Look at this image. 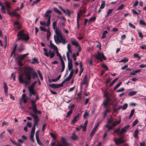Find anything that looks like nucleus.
Masks as SVG:
<instances>
[{"instance_id":"f257e3e1","label":"nucleus","mask_w":146,"mask_h":146,"mask_svg":"<svg viewBox=\"0 0 146 146\" xmlns=\"http://www.w3.org/2000/svg\"><path fill=\"white\" fill-rule=\"evenodd\" d=\"M33 69L32 67H26L24 71L27 80L24 79L23 75L21 74L19 75L18 77V80L19 83L27 85L31 80L32 74V78L33 79H35V78H38L37 73L33 72Z\"/></svg>"},{"instance_id":"f03ea898","label":"nucleus","mask_w":146,"mask_h":146,"mask_svg":"<svg viewBox=\"0 0 146 146\" xmlns=\"http://www.w3.org/2000/svg\"><path fill=\"white\" fill-rule=\"evenodd\" d=\"M57 24L56 21H54L53 23L52 26L53 29H55V33L56 36L54 35V39L55 42L58 44L60 42L63 44H65L66 41L65 38H63L60 33V31L56 27Z\"/></svg>"},{"instance_id":"7ed1b4c3","label":"nucleus","mask_w":146,"mask_h":146,"mask_svg":"<svg viewBox=\"0 0 146 146\" xmlns=\"http://www.w3.org/2000/svg\"><path fill=\"white\" fill-rule=\"evenodd\" d=\"M18 40H23L27 41L29 39V34L24 33V31L21 30L18 32L17 35Z\"/></svg>"},{"instance_id":"20e7f679","label":"nucleus","mask_w":146,"mask_h":146,"mask_svg":"<svg viewBox=\"0 0 146 146\" xmlns=\"http://www.w3.org/2000/svg\"><path fill=\"white\" fill-rule=\"evenodd\" d=\"M37 81H35L31 84L30 86L29 87V95L30 97L32 95H35L36 94V92L34 89V87Z\"/></svg>"},{"instance_id":"39448f33","label":"nucleus","mask_w":146,"mask_h":146,"mask_svg":"<svg viewBox=\"0 0 146 146\" xmlns=\"http://www.w3.org/2000/svg\"><path fill=\"white\" fill-rule=\"evenodd\" d=\"M96 59L99 60L101 62H102L103 61L102 58L105 60H107L103 53H101L99 52H97V55L96 56Z\"/></svg>"},{"instance_id":"423d86ee","label":"nucleus","mask_w":146,"mask_h":146,"mask_svg":"<svg viewBox=\"0 0 146 146\" xmlns=\"http://www.w3.org/2000/svg\"><path fill=\"white\" fill-rule=\"evenodd\" d=\"M123 137H121L118 139L114 138L113 141H115V144L116 145L121 144L125 142L123 140Z\"/></svg>"},{"instance_id":"0eeeda50","label":"nucleus","mask_w":146,"mask_h":146,"mask_svg":"<svg viewBox=\"0 0 146 146\" xmlns=\"http://www.w3.org/2000/svg\"><path fill=\"white\" fill-rule=\"evenodd\" d=\"M111 98H107L106 99L104 100L103 103V105L105 108H108L110 106V103L111 102Z\"/></svg>"},{"instance_id":"6e6552de","label":"nucleus","mask_w":146,"mask_h":146,"mask_svg":"<svg viewBox=\"0 0 146 146\" xmlns=\"http://www.w3.org/2000/svg\"><path fill=\"white\" fill-rule=\"evenodd\" d=\"M62 143H58L57 144L56 146H70L69 143H67L64 138H62Z\"/></svg>"},{"instance_id":"1a4fd4ad","label":"nucleus","mask_w":146,"mask_h":146,"mask_svg":"<svg viewBox=\"0 0 146 146\" xmlns=\"http://www.w3.org/2000/svg\"><path fill=\"white\" fill-rule=\"evenodd\" d=\"M36 101L34 100H32L31 101V103L32 107H30L29 109H32L33 110H35V108H37V106L36 103Z\"/></svg>"},{"instance_id":"9d476101","label":"nucleus","mask_w":146,"mask_h":146,"mask_svg":"<svg viewBox=\"0 0 146 146\" xmlns=\"http://www.w3.org/2000/svg\"><path fill=\"white\" fill-rule=\"evenodd\" d=\"M30 115L33 117V121H37L39 122V119L37 114H34L33 113H30Z\"/></svg>"},{"instance_id":"9b49d317","label":"nucleus","mask_w":146,"mask_h":146,"mask_svg":"<svg viewBox=\"0 0 146 146\" xmlns=\"http://www.w3.org/2000/svg\"><path fill=\"white\" fill-rule=\"evenodd\" d=\"M49 86L51 88H59L63 86V85L62 83L60 84H50Z\"/></svg>"},{"instance_id":"f8f14e48","label":"nucleus","mask_w":146,"mask_h":146,"mask_svg":"<svg viewBox=\"0 0 146 146\" xmlns=\"http://www.w3.org/2000/svg\"><path fill=\"white\" fill-rule=\"evenodd\" d=\"M80 116V114L78 113L77 115L74 116L73 117V119L72 120L71 122V123L72 124H73L75 123L77 121L78 119Z\"/></svg>"},{"instance_id":"ddd939ff","label":"nucleus","mask_w":146,"mask_h":146,"mask_svg":"<svg viewBox=\"0 0 146 146\" xmlns=\"http://www.w3.org/2000/svg\"><path fill=\"white\" fill-rule=\"evenodd\" d=\"M129 125H127L125 126L120 131V134H122L124 133L128 129L129 127Z\"/></svg>"},{"instance_id":"4468645a","label":"nucleus","mask_w":146,"mask_h":146,"mask_svg":"<svg viewBox=\"0 0 146 146\" xmlns=\"http://www.w3.org/2000/svg\"><path fill=\"white\" fill-rule=\"evenodd\" d=\"M121 121L120 119L118 121H116L114 122H113L111 125H110L111 127L113 129Z\"/></svg>"},{"instance_id":"2eb2a0df","label":"nucleus","mask_w":146,"mask_h":146,"mask_svg":"<svg viewBox=\"0 0 146 146\" xmlns=\"http://www.w3.org/2000/svg\"><path fill=\"white\" fill-rule=\"evenodd\" d=\"M3 88L4 93L5 94H8V88L6 83L5 82H3Z\"/></svg>"},{"instance_id":"dca6fc26","label":"nucleus","mask_w":146,"mask_h":146,"mask_svg":"<svg viewBox=\"0 0 146 146\" xmlns=\"http://www.w3.org/2000/svg\"><path fill=\"white\" fill-rule=\"evenodd\" d=\"M0 6H1V10L2 12L3 13H6L5 7L3 5V4L0 1Z\"/></svg>"},{"instance_id":"f3484780","label":"nucleus","mask_w":146,"mask_h":146,"mask_svg":"<svg viewBox=\"0 0 146 146\" xmlns=\"http://www.w3.org/2000/svg\"><path fill=\"white\" fill-rule=\"evenodd\" d=\"M18 48V52H21L24 50V46L22 44H21L19 45Z\"/></svg>"},{"instance_id":"a211bd4d","label":"nucleus","mask_w":146,"mask_h":146,"mask_svg":"<svg viewBox=\"0 0 146 146\" xmlns=\"http://www.w3.org/2000/svg\"><path fill=\"white\" fill-rule=\"evenodd\" d=\"M82 9H83L82 10H80L77 13V15H78V14H79V15H80V17L83 13L84 14L86 13V10L84 7H83Z\"/></svg>"},{"instance_id":"6ab92c4d","label":"nucleus","mask_w":146,"mask_h":146,"mask_svg":"<svg viewBox=\"0 0 146 146\" xmlns=\"http://www.w3.org/2000/svg\"><path fill=\"white\" fill-rule=\"evenodd\" d=\"M43 50L45 52L44 54L47 57H48L49 56V55H50L52 52H51V50H50L49 52V54H48V52L47 51V50L46 48H43Z\"/></svg>"},{"instance_id":"aec40b11","label":"nucleus","mask_w":146,"mask_h":146,"mask_svg":"<svg viewBox=\"0 0 146 146\" xmlns=\"http://www.w3.org/2000/svg\"><path fill=\"white\" fill-rule=\"evenodd\" d=\"M52 12V11L51 10H48L46 11L45 14H44V17H48V18L49 17V16L51 17V16L50 15H49Z\"/></svg>"},{"instance_id":"412c9836","label":"nucleus","mask_w":146,"mask_h":146,"mask_svg":"<svg viewBox=\"0 0 146 146\" xmlns=\"http://www.w3.org/2000/svg\"><path fill=\"white\" fill-rule=\"evenodd\" d=\"M80 18V16L79 15V14H78V15H77V28L78 29L79 28V19Z\"/></svg>"},{"instance_id":"4be33fe9","label":"nucleus","mask_w":146,"mask_h":146,"mask_svg":"<svg viewBox=\"0 0 146 146\" xmlns=\"http://www.w3.org/2000/svg\"><path fill=\"white\" fill-rule=\"evenodd\" d=\"M13 25H16L17 26V29H20L21 28V25L19 22L18 21H15Z\"/></svg>"},{"instance_id":"5701e85b","label":"nucleus","mask_w":146,"mask_h":146,"mask_svg":"<svg viewBox=\"0 0 146 146\" xmlns=\"http://www.w3.org/2000/svg\"><path fill=\"white\" fill-rule=\"evenodd\" d=\"M61 64H62V68L61 69V72H62L64 70V68H65V64L64 63L63 60H60Z\"/></svg>"},{"instance_id":"b1692460","label":"nucleus","mask_w":146,"mask_h":146,"mask_svg":"<svg viewBox=\"0 0 146 146\" xmlns=\"http://www.w3.org/2000/svg\"><path fill=\"white\" fill-rule=\"evenodd\" d=\"M49 47L51 49H53L54 50H56L58 49L57 47L54 44L52 43L51 42L50 44Z\"/></svg>"},{"instance_id":"393cba45","label":"nucleus","mask_w":146,"mask_h":146,"mask_svg":"<svg viewBox=\"0 0 146 146\" xmlns=\"http://www.w3.org/2000/svg\"><path fill=\"white\" fill-rule=\"evenodd\" d=\"M110 110L108 109H106L103 112V117L105 118L107 114L108 113L110 112Z\"/></svg>"},{"instance_id":"a878e982","label":"nucleus","mask_w":146,"mask_h":146,"mask_svg":"<svg viewBox=\"0 0 146 146\" xmlns=\"http://www.w3.org/2000/svg\"><path fill=\"white\" fill-rule=\"evenodd\" d=\"M109 93L108 92L107 90H106L104 93V96L107 98H111L109 96Z\"/></svg>"},{"instance_id":"bb28decb","label":"nucleus","mask_w":146,"mask_h":146,"mask_svg":"<svg viewBox=\"0 0 146 146\" xmlns=\"http://www.w3.org/2000/svg\"><path fill=\"white\" fill-rule=\"evenodd\" d=\"M113 119L112 117H111V119L108 118L107 119V124L108 125H110L111 123L113 122Z\"/></svg>"},{"instance_id":"cd10ccee","label":"nucleus","mask_w":146,"mask_h":146,"mask_svg":"<svg viewBox=\"0 0 146 146\" xmlns=\"http://www.w3.org/2000/svg\"><path fill=\"white\" fill-rule=\"evenodd\" d=\"M105 127L108 128V129L105 132H107V133H108V132L110 130L113 129V128L111 127L110 125H105Z\"/></svg>"},{"instance_id":"c85d7f7f","label":"nucleus","mask_w":146,"mask_h":146,"mask_svg":"<svg viewBox=\"0 0 146 146\" xmlns=\"http://www.w3.org/2000/svg\"><path fill=\"white\" fill-rule=\"evenodd\" d=\"M87 77L86 75L84 76L83 82H82V84H86L87 83Z\"/></svg>"},{"instance_id":"c756f323","label":"nucleus","mask_w":146,"mask_h":146,"mask_svg":"<svg viewBox=\"0 0 146 146\" xmlns=\"http://www.w3.org/2000/svg\"><path fill=\"white\" fill-rule=\"evenodd\" d=\"M71 42L72 45H74L76 47L78 46L79 44L76 40L74 39V40L72 41Z\"/></svg>"},{"instance_id":"7c9ffc66","label":"nucleus","mask_w":146,"mask_h":146,"mask_svg":"<svg viewBox=\"0 0 146 146\" xmlns=\"http://www.w3.org/2000/svg\"><path fill=\"white\" fill-rule=\"evenodd\" d=\"M67 48L68 49V51L67 52L70 53H72V50L71 48V46L70 45L68 44H67Z\"/></svg>"},{"instance_id":"2f4dec72","label":"nucleus","mask_w":146,"mask_h":146,"mask_svg":"<svg viewBox=\"0 0 146 146\" xmlns=\"http://www.w3.org/2000/svg\"><path fill=\"white\" fill-rule=\"evenodd\" d=\"M55 50L56 52V53L57 56L59 57L60 60H63L61 56V55L58 52V49Z\"/></svg>"},{"instance_id":"473e14b6","label":"nucleus","mask_w":146,"mask_h":146,"mask_svg":"<svg viewBox=\"0 0 146 146\" xmlns=\"http://www.w3.org/2000/svg\"><path fill=\"white\" fill-rule=\"evenodd\" d=\"M25 56L24 55L22 54L19 55L18 57V59L21 60L23 61L24 59Z\"/></svg>"},{"instance_id":"72a5a7b5","label":"nucleus","mask_w":146,"mask_h":146,"mask_svg":"<svg viewBox=\"0 0 146 146\" xmlns=\"http://www.w3.org/2000/svg\"><path fill=\"white\" fill-rule=\"evenodd\" d=\"M34 114H37L38 113V114H41V112L40 111H38L37 110V108H35V110H33Z\"/></svg>"},{"instance_id":"f704fd0d","label":"nucleus","mask_w":146,"mask_h":146,"mask_svg":"<svg viewBox=\"0 0 146 146\" xmlns=\"http://www.w3.org/2000/svg\"><path fill=\"white\" fill-rule=\"evenodd\" d=\"M71 138L72 140H76L77 139L78 137L77 136L75 135V133H73L72 134V136L71 137Z\"/></svg>"},{"instance_id":"c9c22d12","label":"nucleus","mask_w":146,"mask_h":146,"mask_svg":"<svg viewBox=\"0 0 146 146\" xmlns=\"http://www.w3.org/2000/svg\"><path fill=\"white\" fill-rule=\"evenodd\" d=\"M71 78L70 77H69V76L67 77L61 83L62 84V85H63V84L65 83L66 82L69 81Z\"/></svg>"},{"instance_id":"e433bc0d","label":"nucleus","mask_w":146,"mask_h":146,"mask_svg":"<svg viewBox=\"0 0 146 146\" xmlns=\"http://www.w3.org/2000/svg\"><path fill=\"white\" fill-rule=\"evenodd\" d=\"M108 33L107 31H104L102 33V38L103 39H104L106 37V35Z\"/></svg>"},{"instance_id":"4c0bfd02","label":"nucleus","mask_w":146,"mask_h":146,"mask_svg":"<svg viewBox=\"0 0 146 146\" xmlns=\"http://www.w3.org/2000/svg\"><path fill=\"white\" fill-rule=\"evenodd\" d=\"M139 133V131L138 129H136L134 131V134L133 136L135 138L138 137V135Z\"/></svg>"},{"instance_id":"58836bf2","label":"nucleus","mask_w":146,"mask_h":146,"mask_svg":"<svg viewBox=\"0 0 146 146\" xmlns=\"http://www.w3.org/2000/svg\"><path fill=\"white\" fill-rule=\"evenodd\" d=\"M133 56L135 58H139V60L141 58V57L143 56V55L140 56L139 54L137 53H135L133 54Z\"/></svg>"},{"instance_id":"ea45409f","label":"nucleus","mask_w":146,"mask_h":146,"mask_svg":"<svg viewBox=\"0 0 146 146\" xmlns=\"http://www.w3.org/2000/svg\"><path fill=\"white\" fill-rule=\"evenodd\" d=\"M88 122V121L87 120H86L85 122V123H84V125H83L84 126V129H83V131H86V127L87 126V125Z\"/></svg>"},{"instance_id":"a19ab883","label":"nucleus","mask_w":146,"mask_h":146,"mask_svg":"<svg viewBox=\"0 0 146 146\" xmlns=\"http://www.w3.org/2000/svg\"><path fill=\"white\" fill-rule=\"evenodd\" d=\"M137 92L135 91L130 92H129L128 95L130 96H133L136 94Z\"/></svg>"},{"instance_id":"79ce46f5","label":"nucleus","mask_w":146,"mask_h":146,"mask_svg":"<svg viewBox=\"0 0 146 146\" xmlns=\"http://www.w3.org/2000/svg\"><path fill=\"white\" fill-rule=\"evenodd\" d=\"M105 6V1H103L102 3L101 6L100 7V9H104Z\"/></svg>"},{"instance_id":"37998d69","label":"nucleus","mask_w":146,"mask_h":146,"mask_svg":"<svg viewBox=\"0 0 146 146\" xmlns=\"http://www.w3.org/2000/svg\"><path fill=\"white\" fill-rule=\"evenodd\" d=\"M10 140L14 145H16V146H21L19 143H15L11 139H10Z\"/></svg>"},{"instance_id":"c03bdc74","label":"nucleus","mask_w":146,"mask_h":146,"mask_svg":"<svg viewBox=\"0 0 146 146\" xmlns=\"http://www.w3.org/2000/svg\"><path fill=\"white\" fill-rule=\"evenodd\" d=\"M120 128L117 129H114V133H117V134L121 135L120 134V131H119Z\"/></svg>"},{"instance_id":"a18cd8bd","label":"nucleus","mask_w":146,"mask_h":146,"mask_svg":"<svg viewBox=\"0 0 146 146\" xmlns=\"http://www.w3.org/2000/svg\"><path fill=\"white\" fill-rule=\"evenodd\" d=\"M135 112V110L134 109L132 110H131L130 113L129 115V119H130L133 116V115L134 113Z\"/></svg>"},{"instance_id":"49530a36","label":"nucleus","mask_w":146,"mask_h":146,"mask_svg":"<svg viewBox=\"0 0 146 146\" xmlns=\"http://www.w3.org/2000/svg\"><path fill=\"white\" fill-rule=\"evenodd\" d=\"M54 11L60 15H61L62 13L57 8H54Z\"/></svg>"},{"instance_id":"de8ad7c7","label":"nucleus","mask_w":146,"mask_h":146,"mask_svg":"<svg viewBox=\"0 0 146 146\" xmlns=\"http://www.w3.org/2000/svg\"><path fill=\"white\" fill-rule=\"evenodd\" d=\"M61 74H60L59 75V76L57 77V78L55 79H52V81L53 82H56L58 80L60 79L61 77Z\"/></svg>"},{"instance_id":"09e8293b","label":"nucleus","mask_w":146,"mask_h":146,"mask_svg":"<svg viewBox=\"0 0 146 146\" xmlns=\"http://www.w3.org/2000/svg\"><path fill=\"white\" fill-rule=\"evenodd\" d=\"M7 8H11V4L10 3L6 2L5 3Z\"/></svg>"},{"instance_id":"8fccbe9b","label":"nucleus","mask_w":146,"mask_h":146,"mask_svg":"<svg viewBox=\"0 0 146 146\" xmlns=\"http://www.w3.org/2000/svg\"><path fill=\"white\" fill-rule=\"evenodd\" d=\"M72 63H68V68L69 70H70L72 68Z\"/></svg>"},{"instance_id":"3c124183","label":"nucleus","mask_w":146,"mask_h":146,"mask_svg":"<svg viewBox=\"0 0 146 146\" xmlns=\"http://www.w3.org/2000/svg\"><path fill=\"white\" fill-rule=\"evenodd\" d=\"M122 83L121 82H120L114 88L113 90H115L119 88Z\"/></svg>"},{"instance_id":"603ef678","label":"nucleus","mask_w":146,"mask_h":146,"mask_svg":"<svg viewBox=\"0 0 146 146\" xmlns=\"http://www.w3.org/2000/svg\"><path fill=\"white\" fill-rule=\"evenodd\" d=\"M73 111L71 110H70L68 111L67 113V115L66 116V117L67 118L69 117L70 115L72 113Z\"/></svg>"},{"instance_id":"864d4df0","label":"nucleus","mask_w":146,"mask_h":146,"mask_svg":"<svg viewBox=\"0 0 146 146\" xmlns=\"http://www.w3.org/2000/svg\"><path fill=\"white\" fill-rule=\"evenodd\" d=\"M119 78H117L115 79L110 84L109 86L111 87L112 86L113 84L116 82L118 80Z\"/></svg>"},{"instance_id":"5fc2aeb1","label":"nucleus","mask_w":146,"mask_h":146,"mask_svg":"<svg viewBox=\"0 0 146 146\" xmlns=\"http://www.w3.org/2000/svg\"><path fill=\"white\" fill-rule=\"evenodd\" d=\"M47 32L46 34V38L47 39H48L51 35V33L49 30H47L46 31Z\"/></svg>"},{"instance_id":"6e6d98bb","label":"nucleus","mask_w":146,"mask_h":146,"mask_svg":"<svg viewBox=\"0 0 146 146\" xmlns=\"http://www.w3.org/2000/svg\"><path fill=\"white\" fill-rule=\"evenodd\" d=\"M50 16H49L48 18V19L47 21V24L46 25L47 26H49L50 24Z\"/></svg>"},{"instance_id":"4d7b16f0","label":"nucleus","mask_w":146,"mask_h":146,"mask_svg":"<svg viewBox=\"0 0 146 146\" xmlns=\"http://www.w3.org/2000/svg\"><path fill=\"white\" fill-rule=\"evenodd\" d=\"M35 129H32L31 131V133L30 135V136H31L32 137L33 136H34Z\"/></svg>"},{"instance_id":"13d9d810","label":"nucleus","mask_w":146,"mask_h":146,"mask_svg":"<svg viewBox=\"0 0 146 146\" xmlns=\"http://www.w3.org/2000/svg\"><path fill=\"white\" fill-rule=\"evenodd\" d=\"M124 6V5L123 4H121L120 6L118 7L117 10H120L123 9Z\"/></svg>"},{"instance_id":"bf43d9fd","label":"nucleus","mask_w":146,"mask_h":146,"mask_svg":"<svg viewBox=\"0 0 146 146\" xmlns=\"http://www.w3.org/2000/svg\"><path fill=\"white\" fill-rule=\"evenodd\" d=\"M17 13L16 12V11H15V10H14L13 12H11L10 13V15L11 16H15Z\"/></svg>"},{"instance_id":"052dcab7","label":"nucleus","mask_w":146,"mask_h":146,"mask_svg":"<svg viewBox=\"0 0 146 146\" xmlns=\"http://www.w3.org/2000/svg\"><path fill=\"white\" fill-rule=\"evenodd\" d=\"M128 60L129 59L128 58H124L121 60L119 62H126L128 61Z\"/></svg>"},{"instance_id":"680f3d73","label":"nucleus","mask_w":146,"mask_h":146,"mask_svg":"<svg viewBox=\"0 0 146 146\" xmlns=\"http://www.w3.org/2000/svg\"><path fill=\"white\" fill-rule=\"evenodd\" d=\"M96 131L94 129H93L91 131V132L90 133V136L91 137H92L93 136L94 134L95 133V132Z\"/></svg>"},{"instance_id":"e2e57ef3","label":"nucleus","mask_w":146,"mask_h":146,"mask_svg":"<svg viewBox=\"0 0 146 146\" xmlns=\"http://www.w3.org/2000/svg\"><path fill=\"white\" fill-rule=\"evenodd\" d=\"M96 19V17H95L90 18L89 19L88 21L89 22H90L91 21H94Z\"/></svg>"},{"instance_id":"0e129e2a","label":"nucleus","mask_w":146,"mask_h":146,"mask_svg":"<svg viewBox=\"0 0 146 146\" xmlns=\"http://www.w3.org/2000/svg\"><path fill=\"white\" fill-rule=\"evenodd\" d=\"M137 31L138 33V34L139 36L140 37L141 39H142L143 38V36L142 35V33L139 31Z\"/></svg>"},{"instance_id":"69168bd1","label":"nucleus","mask_w":146,"mask_h":146,"mask_svg":"<svg viewBox=\"0 0 146 146\" xmlns=\"http://www.w3.org/2000/svg\"><path fill=\"white\" fill-rule=\"evenodd\" d=\"M37 72H38V75L39 76V77H40V79L42 80H43V77H42V74L40 73V71L39 70H38Z\"/></svg>"},{"instance_id":"338daca9","label":"nucleus","mask_w":146,"mask_h":146,"mask_svg":"<svg viewBox=\"0 0 146 146\" xmlns=\"http://www.w3.org/2000/svg\"><path fill=\"white\" fill-rule=\"evenodd\" d=\"M139 122V121L137 119H135L133 122L132 126L133 127L135 125H136V124H137Z\"/></svg>"},{"instance_id":"774afa93","label":"nucleus","mask_w":146,"mask_h":146,"mask_svg":"<svg viewBox=\"0 0 146 146\" xmlns=\"http://www.w3.org/2000/svg\"><path fill=\"white\" fill-rule=\"evenodd\" d=\"M75 107V105L74 104H72L71 106H70L68 107V108L70 109V110H71L72 111H73L74 108Z\"/></svg>"}]
</instances>
